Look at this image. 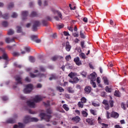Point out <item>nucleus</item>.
Returning a JSON list of instances; mask_svg holds the SVG:
<instances>
[{"mask_svg":"<svg viewBox=\"0 0 128 128\" xmlns=\"http://www.w3.org/2000/svg\"><path fill=\"white\" fill-rule=\"evenodd\" d=\"M42 98H44V97L41 96H36L34 98H32V100L27 101V105L28 106H30V108H34L36 106V102H42Z\"/></svg>","mask_w":128,"mask_h":128,"instance_id":"obj_1","label":"nucleus"},{"mask_svg":"<svg viewBox=\"0 0 128 128\" xmlns=\"http://www.w3.org/2000/svg\"><path fill=\"white\" fill-rule=\"evenodd\" d=\"M30 122H38V119L36 118H32L30 116H26L24 119V124H28Z\"/></svg>","mask_w":128,"mask_h":128,"instance_id":"obj_2","label":"nucleus"},{"mask_svg":"<svg viewBox=\"0 0 128 128\" xmlns=\"http://www.w3.org/2000/svg\"><path fill=\"white\" fill-rule=\"evenodd\" d=\"M34 90V85L31 84L26 85L24 90V94H30Z\"/></svg>","mask_w":128,"mask_h":128,"instance_id":"obj_3","label":"nucleus"},{"mask_svg":"<svg viewBox=\"0 0 128 128\" xmlns=\"http://www.w3.org/2000/svg\"><path fill=\"white\" fill-rule=\"evenodd\" d=\"M40 116H41V118L45 120L48 122H50V119L52 118V116L50 115H48L44 112L40 113Z\"/></svg>","mask_w":128,"mask_h":128,"instance_id":"obj_4","label":"nucleus"},{"mask_svg":"<svg viewBox=\"0 0 128 128\" xmlns=\"http://www.w3.org/2000/svg\"><path fill=\"white\" fill-rule=\"evenodd\" d=\"M40 21H34L33 24L32 30H33V32H36V30H38V28L40 26Z\"/></svg>","mask_w":128,"mask_h":128,"instance_id":"obj_5","label":"nucleus"},{"mask_svg":"<svg viewBox=\"0 0 128 128\" xmlns=\"http://www.w3.org/2000/svg\"><path fill=\"white\" fill-rule=\"evenodd\" d=\"M88 80H90V81L96 80V74L95 72H93L88 76Z\"/></svg>","mask_w":128,"mask_h":128,"instance_id":"obj_6","label":"nucleus"},{"mask_svg":"<svg viewBox=\"0 0 128 128\" xmlns=\"http://www.w3.org/2000/svg\"><path fill=\"white\" fill-rule=\"evenodd\" d=\"M86 122L90 126H94L95 120L94 118H88L86 119Z\"/></svg>","mask_w":128,"mask_h":128,"instance_id":"obj_7","label":"nucleus"},{"mask_svg":"<svg viewBox=\"0 0 128 128\" xmlns=\"http://www.w3.org/2000/svg\"><path fill=\"white\" fill-rule=\"evenodd\" d=\"M103 104H104V108L106 110H110V104H108V101L104 100L102 102Z\"/></svg>","mask_w":128,"mask_h":128,"instance_id":"obj_8","label":"nucleus"},{"mask_svg":"<svg viewBox=\"0 0 128 128\" xmlns=\"http://www.w3.org/2000/svg\"><path fill=\"white\" fill-rule=\"evenodd\" d=\"M84 90L86 94H90V92H92V87L90 86H86L84 88Z\"/></svg>","mask_w":128,"mask_h":128,"instance_id":"obj_9","label":"nucleus"},{"mask_svg":"<svg viewBox=\"0 0 128 128\" xmlns=\"http://www.w3.org/2000/svg\"><path fill=\"white\" fill-rule=\"evenodd\" d=\"M111 118H118L120 116V114L118 113L112 111L110 114Z\"/></svg>","mask_w":128,"mask_h":128,"instance_id":"obj_10","label":"nucleus"},{"mask_svg":"<svg viewBox=\"0 0 128 128\" xmlns=\"http://www.w3.org/2000/svg\"><path fill=\"white\" fill-rule=\"evenodd\" d=\"M72 120L74 122L78 124V122H80V118L78 116H74L72 118Z\"/></svg>","mask_w":128,"mask_h":128,"instance_id":"obj_11","label":"nucleus"},{"mask_svg":"<svg viewBox=\"0 0 128 128\" xmlns=\"http://www.w3.org/2000/svg\"><path fill=\"white\" fill-rule=\"evenodd\" d=\"M15 80L16 82H17V83H16V86L18 84H22V77L20 76H15Z\"/></svg>","mask_w":128,"mask_h":128,"instance_id":"obj_12","label":"nucleus"},{"mask_svg":"<svg viewBox=\"0 0 128 128\" xmlns=\"http://www.w3.org/2000/svg\"><path fill=\"white\" fill-rule=\"evenodd\" d=\"M74 62L77 66H80V64H82V62L80 60L79 57H76L74 58Z\"/></svg>","mask_w":128,"mask_h":128,"instance_id":"obj_13","label":"nucleus"},{"mask_svg":"<svg viewBox=\"0 0 128 128\" xmlns=\"http://www.w3.org/2000/svg\"><path fill=\"white\" fill-rule=\"evenodd\" d=\"M5 41H6V44H10V42H14V38H6L5 39Z\"/></svg>","mask_w":128,"mask_h":128,"instance_id":"obj_14","label":"nucleus"},{"mask_svg":"<svg viewBox=\"0 0 128 128\" xmlns=\"http://www.w3.org/2000/svg\"><path fill=\"white\" fill-rule=\"evenodd\" d=\"M52 60L54 62L56 60H64V57H62L60 56H54L52 58Z\"/></svg>","mask_w":128,"mask_h":128,"instance_id":"obj_15","label":"nucleus"},{"mask_svg":"<svg viewBox=\"0 0 128 128\" xmlns=\"http://www.w3.org/2000/svg\"><path fill=\"white\" fill-rule=\"evenodd\" d=\"M72 48V46L70 44V42H66V50L67 52H70Z\"/></svg>","mask_w":128,"mask_h":128,"instance_id":"obj_16","label":"nucleus"},{"mask_svg":"<svg viewBox=\"0 0 128 128\" xmlns=\"http://www.w3.org/2000/svg\"><path fill=\"white\" fill-rule=\"evenodd\" d=\"M22 20H26L25 18H26V16H28V11H23L22 12Z\"/></svg>","mask_w":128,"mask_h":128,"instance_id":"obj_17","label":"nucleus"},{"mask_svg":"<svg viewBox=\"0 0 128 128\" xmlns=\"http://www.w3.org/2000/svg\"><path fill=\"white\" fill-rule=\"evenodd\" d=\"M69 82L71 84H78V82H80V79L78 77H75L73 78V80H70Z\"/></svg>","mask_w":128,"mask_h":128,"instance_id":"obj_18","label":"nucleus"},{"mask_svg":"<svg viewBox=\"0 0 128 128\" xmlns=\"http://www.w3.org/2000/svg\"><path fill=\"white\" fill-rule=\"evenodd\" d=\"M7 124H14L16 122V120L13 118H10L6 120Z\"/></svg>","mask_w":128,"mask_h":128,"instance_id":"obj_19","label":"nucleus"},{"mask_svg":"<svg viewBox=\"0 0 128 128\" xmlns=\"http://www.w3.org/2000/svg\"><path fill=\"white\" fill-rule=\"evenodd\" d=\"M102 80H104V82L106 86H108L109 82H108V78L106 76H104L102 78Z\"/></svg>","mask_w":128,"mask_h":128,"instance_id":"obj_20","label":"nucleus"},{"mask_svg":"<svg viewBox=\"0 0 128 128\" xmlns=\"http://www.w3.org/2000/svg\"><path fill=\"white\" fill-rule=\"evenodd\" d=\"M66 90L69 94H74V90L72 87H68Z\"/></svg>","mask_w":128,"mask_h":128,"instance_id":"obj_21","label":"nucleus"},{"mask_svg":"<svg viewBox=\"0 0 128 128\" xmlns=\"http://www.w3.org/2000/svg\"><path fill=\"white\" fill-rule=\"evenodd\" d=\"M2 58H3V60H8V57L6 52H4L2 56Z\"/></svg>","mask_w":128,"mask_h":128,"instance_id":"obj_22","label":"nucleus"},{"mask_svg":"<svg viewBox=\"0 0 128 128\" xmlns=\"http://www.w3.org/2000/svg\"><path fill=\"white\" fill-rule=\"evenodd\" d=\"M76 76V74L74 72H70L68 74V76H70V78H74V76Z\"/></svg>","mask_w":128,"mask_h":128,"instance_id":"obj_23","label":"nucleus"},{"mask_svg":"<svg viewBox=\"0 0 128 128\" xmlns=\"http://www.w3.org/2000/svg\"><path fill=\"white\" fill-rule=\"evenodd\" d=\"M112 42H114V44H116V42H120V40L118 38H114L112 40Z\"/></svg>","mask_w":128,"mask_h":128,"instance_id":"obj_24","label":"nucleus"},{"mask_svg":"<svg viewBox=\"0 0 128 128\" xmlns=\"http://www.w3.org/2000/svg\"><path fill=\"white\" fill-rule=\"evenodd\" d=\"M16 32L18 34H20L22 32V28L20 26H16Z\"/></svg>","mask_w":128,"mask_h":128,"instance_id":"obj_25","label":"nucleus"},{"mask_svg":"<svg viewBox=\"0 0 128 128\" xmlns=\"http://www.w3.org/2000/svg\"><path fill=\"white\" fill-rule=\"evenodd\" d=\"M14 34V30H12V29H10L8 32V36H12V34Z\"/></svg>","mask_w":128,"mask_h":128,"instance_id":"obj_26","label":"nucleus"},{"mask_svg":"<svg viewBox=\"0 0 128 128\" xmlns=\"http://www.w3.org/2000/svg\"><path fill=\"white\" fill-rule=\"evenodd\" d=\"M14 6V4L13 2H11L8 4V10H10V8H12Z\"/></svg>","mask_w":128,"mask_h":128,"instance_id":"obj_27","label":"nucleus"},{"mask_svg":"<svg viewBox=\"0 0 128 128\" xmlns=\"http://www.w3.org/2000/svg\"><path fill=\"white\" fill-rule=\"evenodd\" d=\"M82 116H83L84 118H86L88 116V112L84 110L82 111Z\"/></svg>","mask_w":128,"mask_h":128,"instance_id":"obj_28","label":"nucleus"},{"mask_svg":"<svg viewBox=\"0 0 128 128\" xmlns=\"http://www.w3.org/2000/svg\"><path fill=\"white\" fill-rule=\"evenodd\" d=\"M114 94L115 96H117L118 98H120V92L118 90H116L114 92Z\"/></svg>","mask_w":128,"mask_h":128,"instance_id":"obj_29","label":"nucleus"},{"mask_svg":"<svg viewBox=\"0 0 128 128\" xmlns=\"http://www.w3.org/2000/svg\"><path fill=\"white\" fill-rule=\"evenodd\" d=\"M80 102L82 104H86V98L84 97H82L80 98Z\"/></svg>","mask_w":128,"mask_h":128,"instance_id":"obj_30","label":"nucleus"},{"mask_svg":"<svg viewBox=\"0 0 128 128\" xmlns=\"http://www.w3.org/2000/svg\"><path fill=\"white\" fill-rule=\"evenodd\" d=\"M64 26V24H57V28L58 30H60Z\"/></svg>","mask_w":128,"mask_h":128,"instance_id":"obj_31","label":"nucleus"},{"mask_svg":"<svg viewBox=\"0 0 128 128\" xmlns=\"http://www.w3.org/2000/svg\"><path fill=\"white\" fill-rule=\"evenodd\" d=\"M29 60H30L31 62H34L36 59L33 56H30L29 57Z\"/></svg>","mask_w":128,"mask_h":128,"instance_id":"obj_32","label":"nucleus"},{"mask_svg":"<svg viewBox=\"0 0 128 128\" xmlns=\"http://www.w3.org/2000/svg\"><path fill=\"white\" fill-rule=\"evenodd\" d=\"M31 40H34V42L36 41V38H38V36H36V35H32L31 36Z\"/></svg>","mask_w":128,"mask_h":128,"instance_id":"obj_33","label":"nucleus"},{"mask_svg":"<svg viewBox=\"0 0 128 128\" xmlns=\"http://www.w3.org/2000/svg\"><path fill=\"white\" fill-rule=\"evenodd\" d=\"M2 26H4V28L8 26V22L6 21H4L2 22Z\"/></svg>","mask_w":128,"mask_h":128,"instance_id":"obj_34","label":"nucleus"},{"mask_svg":"<svg viewBox=\"0 0 128 128\" xmlns=\"http://www.w3.org/2000/svg\"><path fill=\"white\" fill-rule=\"evenodd\" d=\"M40 72H46V68L43 66H40Z\"/></svg>","mask_w":128,"mask_h":128,"instance_id":"obj_35","label":"nucleus"},{"mask_svg":"<svg viewBox=\"0 0 128 128\" xmlns=\"http://www.w3.org/2000/svg\"><path fill=\"white\" fill-rule=\"evenodd\" d=\"M56 90L60 92H62L64 90L62 87H57Z\"/></svg>","mask_w":128,"mask_h":128,"instance_id":"obj_36","label":"nucleus"},{"mask_svg":"<svg viewBox=\"0 0 128 128\" xmlns=\"http://www.w3.org/2000/svg\"><path fill=\"white\" fill-rule=\"evenodd\" d=\"M78 106L79 108H84V103H82L80 102H79L78 103Z\"/></svg>","mask_w":128,"mask_h":128,"instance_id":"obj_37","label":"nucleus"},{"mask_svg":"<svg viewBox=\"0 0 128 128\" xmlns=\"http://www.w3.org/2000/svg\"><path fill=\"white\" fill-rule=\"evenodd\" d=\"M42 24H43L44 26H48V21L46 20H42Z\"/></svg>","mask_w":128,"mask_h":128,"instance_id":"obj_38","label":"nucleus"},{"mask_svg":"<svg viewBox=\"0 0 128 128\" xmlns=\"http://www.w3.org/2000/svg\"><path fill=\"white\" fill-rule=\"evenodd\" d=\"M106 92H112V89L108 88V86L106 87Z\"/></svg>","mask_w":128,"mask_h":128,"instance_id":"obj_39","label":"nucleus"},{"mask_svg":"<svg viewBox=\"0 0 128 128\" xmlns=\"http://www.w3.org/2000/svg\"><path fill=\"white\" fill-rule=\"evenodd\" d=\"M14 66L16 68H22V66L20 64H18L16 62L14 63Z\"/></svg>","mask_w":128,"mask_h":128,"instance_id":"obj_40","label":"nucleus"},{"mask_svg":"<svg viewBox=\"0 0 128 128\" xmlns=\"http://www.w3.org/2000/svg\"><path fill=\"white\" fill-rule=\"evenodd\" d=\"M80 57L82 58H83V60L86 59V54H84L82 52L80 54Z\"/></svg>","mask_w":128,"mask_h":128,"instance_id":"obj_41","label":"nucleus"},{"mask_svg":"<svg viewBox=\"0 0 128 128\" xmlns=\"http://www.w3.org/2000/svg\"><path fill=\"white\" fill-rule=\"evenodd\" d=\"M110 107V108H113L114 107V100H110L108 102Z\"/></svg>","mask_w":128,"mask_h":128,"instance_id":"obj_42","label":"nucleus"},{"mask_svg":"<svg viewBox=\"0 0 128 128\" xmlns=\"http://www.w3.org/2000/svg\"><path fill=\"white\" fill-rule=\"evenodd\" d=\"M95 80L90 81V84L92 86L93 88H96V84L94 82Z\"/></svg>","mask_w":128,"mask_h":128,"instance_id":"obj_43","label":"nucleus"},{"mask_svg":"<svg viewBox=\"0 0 128 128\" xmlns=\"http://www.w3.org/2000/svg\"><path fill=\"white\" fill-rule=\"evenodd\" d=\"M11 16H12V18H18V14L14 12L12 13Z\"/></svg>","mask_w":128,"mask_h":128,"instance_id":"obj_44","label":"nucleus"},{"mask_svg":"<svg viewBox=\"0 0 128 128\" xmlns=\"http://www.w3.org/2000/svg\"><path fill=\"white\" fill-rule=\"evenodd\" d=\"M65 58L67 62H68L70 60H72V56L70 55L66 56Z\"/></svg>","mask_w":128,"mask_h":128,"instance_id":"obj_45","label":"nucleus"},{"mask_svg":"<svg viewBox=\"0 0 128 128\" xmlns=\"http://www.w3.org/2000/svg\"><path fill=\"white\" fill-rule=\"evenodd\" d=\"M90 114H93L94 116H96V110H90Z\"/></svg>","mask_w":128,"mask_h":128,"instance_id":"obj_46","label":"nucleus"},{"mask_svg":"<svg viewBox=\"0 0 128 128\" xmlns=\"http://www.w3.org/2000/svg\"><path fill=\"white\" fill-rule=\"evenodd\" d=\"M56 76L54 75H51V77L49 78L50 80H56Z\"/></svg>","mask_w":128,"mask_h":128,"instance_id":"obj_47","label":"nucleus"},{"mask_svg":"<svg viewBox=\"0 0 128 128\" xmlns=\"http://www.w3.org/2000/svg\"><path fill=\"white\" fill-rule=\"evenodd\" d=\"M12 54L14 56H20V53L18 52H13Z\"/></svg>","mask_w":128,"mask_h":128,"instance_id":"obj_48","label":"nucleus"},{"mask_svg":"<svg viewBox=\"0 0 128 128\" xmlns=\"http://www.w3.org/2000/svg\"><path fill=\"white\" fill-rule=\"evenodd\" d=\"M121 108H123L124 110H126V104H124V102H122L121 104Z\"/></svg>","mask_w":128,"mask_h":128,"instance_id":"obj_49","label":"nucleus"},{"mask_svg":"<svg viewBox=\"0 0 128 128\" xmlns=\"http://www.w3.org/2000/svg\"><path fill=\"white\" fill-rule=\"evenodd\" d=\"M66 10H67V11L65 12V14H68V12H70V7L67 6L66 8Z\"/></svg>","mask_w":128,"mask_h":128,"instance_id":"obj_50","label":"nucleus"},{"mask_svg":"<svg viewBox=\"0 0 128 128\" xmlns=\"http://www.w3.org/2000/svg\"><path fill=\"white\" fill-rule=\"evenodd\" d=\"M101 124L102 126V128H108V124L104 123H102Z\"/></svg>","mask_w":128,"mask_h":128,"instance_id":"obj_51","label":"nucleus"},{"mask_svg":"<svg viewBox=\"0 0 128 128\" xmlns=\"http://www.w3.org/2000/svg\"><path fill=\"white\" fill-rule=\"evenodd\" d=\"M55 14L58 15L59 16L60 18H62V13H60V12L58 10H56V11H55Z\"/></svg>","mask_w":128,"mask_h":128,"instance_id":"obj_52","label":"nucleus"},{"mask_svg":"<svg viewBox=\"0 0 128 128\" xmlns=\"http://www.w3.org/2000/svg\"><path fill=\"white\" fill-rule=\"evenodd\" d=\"M30 78H36V76H38V74H34L32 73H30Z\"/></svg>","mask_w":128,"mask_h":128,"instance_id":"obj_53","label":"nucleus"},{"mask_svg":"<svg viewBox=\"0 0 128 128\" xmlns=\"http://www.w3.org/2000/svg\"><path fill=\"white\" fill-rule=\"evenodd\" d=\"M80 46L82 48H86V46H84V42L82 41L80 42Z\"/></svg>","mask_w":128,"mask_h":128,"instance_id":"obj_54","label":"nucleus"},{"mask_svg":"<svg viewBox=\"0 0 128 128\" xmlns=\"http://www.w3.org/2000/svg\"><path fill=\"white\" fill-rule=\"evenodd\" d=\"M80 36L82 38H86V36H84V34L82 32V31L80 32Z\"/></svg>","mask_w":128,"mask_h":128,"instance_id":"obj_55","label":"nucleus"},{"mask_svg":"<svg viewBox=\"0 0 128 128\" xmlns=\"http://www.w3.org/2000/svg\"><path fill=\"white\" fill-rule=\"evenodd\" d=\"M2 18H4V20H8V14H5L4 15H2Z\"/></svg>","mask_w":128,"mask_h":128,"instance_id":"obj_56","label":"nucleus"},{"mask_svg":"<svg viewBox=\"0 0 128 128\" xmlns=\"http://www.w3.org/2000/svg\"><path fill=\"white\" fill-rule=\"evenodd\" d=\"M2 100L4 102H6L8 100V98L6 96H4L2 97Z\"/></svg>","mask_w":128,"mask_h":128,"instance_id":"obj_57","label":"nucleus"},{"mask_svg":"<svg viewBox=\"0 0 128 128\" xmlns=\"http://www.w3.org/2000/svg\"><path fill=\"white\" fill-rule=\"evenodd\" d=\"M46 75L44 74H42V73H38L37 74V76H46Z\"/></svg>","mask_w":128,"mask_h":128,"instance_id":"obj_58","label":"nucleus"},{"mask_svg":"<svg viewBox=\"0 0 128 128\" xmlns=\"http://www.w3.org/2000/svg\"><path fill=\"white\" fill-rule=\"evenodd\" d=\"M24 50L27 52H30V47H25Z\"/></svg>","mask_w":128,"mask_h":128,"instance_id":"obj_59","label":"nucleus"},{"mask_svg":"<svg viewBox=\"0 0 128 128\" xmlns=\"http://www.w3.org/2000/svg\"><path fill=\"white\" fill-rule=\"evenodd\" d=\"M18 126L19 128H24V124H22V123H18Z\"/></svg>","mask_w":128,"mask_h":128,"instance_id":"obj_60","label":"nucleus"},{"mask_svg":"<svg viewBox=\"0 0 128 128\" xmlns=\"http://www.w3.org/2000/svg\"><path fill=\"white\" fill-rule=\"evenodd\" d=\"M38 14L36 12H32L31 14L32 16H36Z\"/></svg>","mask_w":128,"mask_h":128,"instance_id":"obj_61","label":"nucleus"},{"mask_svg":"<svg viewBox=\"0 0 128 128\" xmlns=\"http://www.w3.org/2000/svg\"><path fill=\"white\" fill-rule=\"evenodd\" d=\"M72 36H74V38H78V36H79L78 34L76 32H74V33L72 34Z\"/></svg>","mask_w":128,"mask_h":128,"instance_id":"obj_62","label":"nucleus"},{"mask_svg":"<svg viewBox=\"0 0 128 128\" xmlns=\"http://www.w3.org/2000/svg\"><path fill=\"white\" fill-rule=\"evenodd\" d=\"M68 30H70L72 32H74V29L71 26H68Z\"/></svg>","mask_w":128,"mask_h":128,"instance_id":"obj_63","label":"nucleus"},{"mask_svg":"<svg viewBox=\"0 0 128 128\" xmlns=\"http://www.w3.org/2000/svg\"><path fill=\"white\" fill-rule=\"evenodd\" d=\"M25 80L26 82H30V78L28 77H26V78H25Z\"/></svg>","mask_w":128,"mask_h":128,"instance_id":"obj_64","label":"nucleus"}]
</instances>
